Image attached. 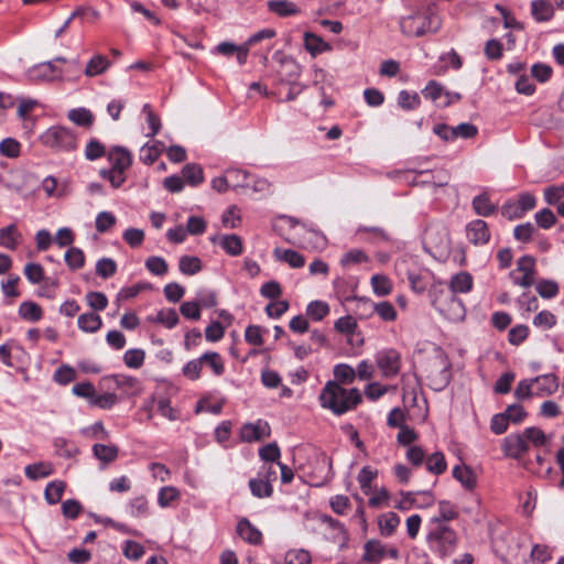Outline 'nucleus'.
<instances>
[{
  "label": "nucleus",
  "instance_id": "obj_1",
  "mask_svg": "<svg viewBox=\"0 0 564 564\" xmlns=\"http://www.w3.org/2000/svg\"><path fill=\"white\" fill-rule=\"evenodd\" d=\"M362 400L358 389H345L337 381H328L319 394L321 405L340 415L355 409Z\"/></svg>",
  "mask_w": 564,
  "mask_h": 564
},
{
  "label": "nucleus",
  "instance_id": "obj_2",
  "mask_svg": "<svg viewBox=\"0 0 564 564\" xmlns=\"http://www.w3.org/2000/svg\"><path fill=\"white\" fill-rule=\"evenodd\" d=\"M426 542L432 552L441 557H446L454 553L458 535L447 523L431 524Z\"/></svg>",
  "mask_w": 564,
  "mask_h": 564
},
{
  "label": "nucleus",
  "instance_id": "obj_3",
  "mask_svg": "<svg viewBox=\"0 0 564 564\" xmlns=\"http://www.w3.org/2000/svg\"><path fill=\"white\" fill-rule=\"evenodd\" d=\"M400 29L406 36L421 37L427 32H437L440 29V21L433 12H415L401 19Z\"/></svg>",
  "mask_w": 564,
  "mask_h": 564
},
{
  "label": "nucleus",
  "instance_id": "obj_4",
  "mask_svg": "<svg viewBox=\"0 0 564 564\" xmlns=\"http://www.w3.org/2000/svg\"><path fill=\"white\" fill-rule=\"evenodd\" d=\"M290 220L294 229L293 245L305 249H318L326 245V237L322 232L301 225L294 218Z\"/></svg>",
  "mask_w": 564,
  "mask_h": 564
},
{
  "label": "nucleus",
  "instance_id": "obj_5",
  "mask_svg": "<svg viewBox=\"0 0 564 564\" xmlns=\"http://www.w3.org/2000/svg\"><path fill=\"white\" fill-rule=\"evenodd\" d=\"M429 386L434 391H442L451 381V371L447 364L441 358L431 360L426 368Z\"/></svg>",
  "mask_w": 564,
  "mask_h": 564
},
{
  "label": "nucleus",
  "instance_id": "obj_6",
  "mask_svg": "<svg viewBox=\"0 0 564 564\" xmlns=\"http://www.w3.org/2000/svg\"><path fill=\"white\" fill-rule=\"evenodd\" d=\"M433 132L442 140L448 142L454 141L457 138L473 139L477 135L478 129L475 124L468 122L459 123L456 127L438 123L434 126Z\"/></svg>",
  "mask_w": 564,
  "mask_h": 564
},
{
  "label": "nucleus",
  "instance_id": "obj_7",
  "mask_svg": "<svg viewBox=\"0 0 564 564\" xmlns=\"http://www.w3.org/2000/svg\"><path fill=\"white\" fill-rule=\"evenodd\" d=\"M279 69L278 76L281 83H293L297 80L301 75L302 68L300 64L289 55L276 53Z\"/></svg>",
  "mask_w": 564,
  "mask_h": 564
},
{
  "label": "nucleus",
  "instance_id": "obj_8",
  "mask_svg": "<svg viewBox=\"0 0 564 564\" xmlns=\"http://www.w3.org/2000/svg\"><path fill=\"white\" fill-rule=\"evenodd\" d=\"M401 357L395 349H386L377 355V365L386 377L394 376L400 370Z\"/></svg>",
  "mask_w": 564,
  "mask_h": 564
},
{
  "label": "nucleus",
  "instance_id": "obj_9",
  "mask_svg": "<svg viewBox=\"0 0 564 564\" xmlns=\"http://www.w3.org/2000/svg\"><path fill=\"white\" fill-rule=\"evenodd\" d=\"M62 69L54 62H45L34 65L28 70L30 80H55L61 78Z\"/></svg>",
  "mask_w": 564,
  "mask_h": 564
},
{
  "label": "nucleus",
  "instance_id": "obj_10",
  "mask_svg": "<svg viewBox=\"0 0 564 564\" xmlns=\"http://www.w3.org/2000/svg\"><path fill=\"white\" fill-rule=\"evenodd\" d=\"M517 270L522 272L521 278H513V283L522 288H530L534 283L535 260L531 256H523L517 262Z\"/></svg>",
  "mask_w": 564,
  "mask_h": 564
},
{
  "label": "nucleus",
  "instance_id": "obj_11",
  "mask_svg": "<svg viewBox=\"0 0 564 564\" xmlns=\"http://www.w3.org/2000/svg\"><path fill=\"white\" fill-rule=\"evenodd\" d=\"M366 306L368 313L366 315H372L377 313L379 317L386 322H392L397 318V311L394 306L387 301L373 303L370 300H358V307Z\"/></svg>",
  "mask_w": 564,
  "mask_h": 564
},
{
  "label": "nucleus",
  "instance_id": "obj_12",
  "mask_svg": "<svg viewBox=\"0 0 564 564\" xmlns=\"http://www.w3.org/2000/svg\"><path fill=\"white\" fill-rule=\"evenodd\" d=\"M503 451L511 458H520L529 451V444L523 434H511L503 441Z\"/></svg>",
  "mask_w": 564,
  "mask_h": 564
},
{
  "label": "nucleus",
  "instance_id": "obj_13",
  "mask_svg": "<svg viewBox=\"0 0 564 564\" xmlns=\"http://www.w3.org/2000/svg\"><path fill=\"white\" fill-rule=\"evenodd\" d=\"M466 231L468 240L475 246L486 245L490 239L488 225L481 219L470 221L466 227Z\"/></svg>",
  "mask_w": 564,
  "mask_h": 564
},
{
  "label": "nucleus",
  "instance_id": "obj_14",
  "mask_svg": "<svg viewBox=\"0 0 564 564\" xmlns=\"http://www.w3.org/2000/svg\"><path fill=\"white\" fill-rule=\"evenodd\" d=\"M270 435V426L267 422L259 420L257 423H247L240 430L242 441L251 443L260 441Z\"/></svg>",
  "mask_w": 564,
  "mask_h": 564
},
{
  "label": "nucleus",
  "instance_id": "obj_15",
  "mask_svg": "<svg viewBox=\"0 0 564 564\" xmlns=\"http://www.w3.org/2000/svg\"><path fill=\"white\" fill-rule=\"evenodd\" d=\"M108 160L112 169L128 170L132 164V156L128 149L123 147H112L108 152Z\"/></svg>",
  "mask_w": 564,
  "mask_h": 564
},
{
  "label": "nucleus",
  "instance_id": "obj_16",
  "mask_svg": "<svg viewBox=\"0 0 564 564\" xmlns=\"http://www.w3.org/2000/svg\"><path fill=\"white\" fill-rule=\"evenodd\" d=\"M237 533L250 544L259 545L262 542V533L248 519L238 522Z\"/></svg>",
  "mask_w": 564,
  "mask_h": 564
},
{
  "label": "nucleus",
  "instance_id": "obj_17",
  "mask_svg": "<svg viewBox=\"0 0 564 564\" xmlns=\"http://www.w3.org/2000/svg\"><path fill=\"white\" fill-rule=\"evenodd\" d=\"M67 138L68 130L62 127H52L41 135L43 144L53 149L61 148Z\"/></svg>",
  "mask_w": 564,
  "mask_h": 564
},
{
  "label": "nucleus",
  "instance_id": "obj_18",
  "mask_svg": "<svg viewBox=\"0 0 564 564\" xmlns=\"http://www.w3.org/2000/svg\"><path fill=\"white\" fill-rule=\"evenodd\" d=\"M532 381H534L533 388L538 395L553 394L558 388L557 378L552 373L535 377Z\"/></svg>",
  "mask_w": 564,
  "mask_h": 564
},
{
  "label": "nucleus",
  "instance_id": "obj_19",
  "mask_svg": "<svg viewBox=\"0 0 564 564\" xmlns=\"http://www.w3.org/2000/svg\"><path fill=\"white\" fill-rule=\"evenodd\" d=\"M214 243L218 242L223 249L232 257L239 256L242 252V240L237 235H221L219 237L212 238Z\"/></svg>",
  "mask_w": 564,
  "mask_h": 564
},
{
  "label": "nucleus",
  "instance_id": "obj_20",
  "mask_svg": "<svg viewBox=\"0 0 564 564\" xmlns=\"http://www.w3.org/2000/svg\"><path fill=\"white\" fill-rule=\"evenodd\" d=\"M268 10L281 18L300 13L299 7L288 0H270L267 2Z\"/></svg>",
  "mask_w": 564,
  "mask_h": 564
},
{
  "label": "nucleus",
  "instance_id": "obj_21",
  "mask_svg": "<svg viewBox=\"0 0 564 564\" xmlns=\"http://www.w3.org/2000/svg\"><path fill=\"white\" fill-rule=\"evenodd\" d=\"M453 477L462 484L467 490H473L477 485V477L473 469L466 465L455 466L453 468Z\"/></svg>",
  "mask_w": 564,
  "mask_h": 564
},
{
  "label": "nucleus",
  "instance_id": "obj_22",
  "mask_svg": "<svg viewBox=\"0 0 564 564\" xmlns=\"http://www.w3.org/2000/svg\"><path fill=\"white\" fill-rule=\"evenodd\" d=\"M531 14L536 22L550 21L554 15L552 3L545 0H533L531 2Z\"/></svg>",
  "mask_w": 564,
  "mask_h": 564
},
{
  "label": "nucleus",
  "instance_id": "obj_23",
  "mask_svg": "<svg viewBox=\"0 0 564 564\" xmlns=\"http://www.w3.org/2000/svg\"><path fill=\"white\" fill-rule=\"evenodd\" d=\"M113 381L116 388L138 393L140 391V382L137 378L124 375H113L102 378L101 382Z\"/></svg>",
  "mask_w": 564,
  "mask_h": 564
},
{
  "label": "nucleus",
  "instance_id": "obj_24",
  "mask_svg": "<svg viewBox=\"0 0 564 564\" xmlns=\"http://www.w3.org/2000/svg\"><path fill=\"white\" fill-rule=\"evenodd\" d=\"M471 288L473 276L466 271L453 275L449 281V289L453 293H467Z\"/></svg>",
  "mask_w": 564,
  "mask_h": 564
},
{
  "label": "nucleus",
  "instance_id": "obj_25",
  "mask_svg": "<svg viewBox=\"0 0 564 564\" xmlns=\"http://www.w3.org/2000/svg\"><path fill=\"white\" fill-rule=\"evenodd\" d=\"M457 517L458 511L456 508L449 501L442 500L438 502V514L431 518L430 524L446 523Z\"/></svg>",
  "mask_w": 564,
  "mask_h": 564
},
{
  "label": "nucleus",
  "instance_id": "obj_26",
  "mask_svg": "<svg viewBox=\"0 0 564 564\" xmlns=\"http://www.w3.org/2000/svg\"><path fill=\"white\" fill-rule=\"evenodd\" d=\"M304 46L313 56L330 50V45L328 43L312 32L304 33Z\"/></svg>",
  "mask_w": 564,
  "mask_h": 564
},
{
  "label": "nucleus",
  "instance_id": "obj_27",
  "mask_svg": "<svg viewBox=\"0 0 564 564\" xmlns=\"http://www.w3.org/2000/svg\"><path fill=\"white\" fill-rule=\"evenodd\" d=\"M110 65L111 63L106 56L97 54L87 63L84 73L88 77H95L105 73L110 67Z\"/></svg>",
  "mask_w": 564,
  "mask_h": 564
},
{
  "label": "nucleus",
  "instance_id": "obj_28",
  "mask_svg": "<svg viewBox=\"0 0 564 564\" xmlns=\"http://www.w3.org/2000/svg\"><path fill=\"white\" fill-rule=\"evenodd\" d=\"M273 253L278 260L289 263L292 268H302L305 264V258L295 250L276 248Z\"/></svg>",
  "mask_w": 564,
  "mask_h": 564
},
{
  "label": "nucleus",
  "instance_id": "obj_29",
  "mask_svg": "<svg viewBox=\"0 0 564 564\" xmlns=\"http://www.w3.org/2000/svg\"><path fill=\"white\" fill-rule=\"evenodd\" d=\"M473 208L477 215L487 217L497 210V205L490 202L489 195L487 193H481L480 195L474 197Z\"/></svg>",
  "mask_w": 564,
  "mask_h": 564
},
{
  "label": "nucleus",
  "instance_id": "obj_30",
  "mask_svg": "<svg viewBox=\"0 0 564 564\" xmlns=\"http://www.w3.org/2000/svg\"><path fill=\"white\" fill-rule=\"evenodd\" d=\"M93 452L95 457L101 463L109 464L117 459L119 448L116 445L95 444Z\"/></svg>",
  "mask_w": 564,
  "mask_h": 564
},
{
  "label": "nucleus",
  "instance_id": "obj_31",
  "mask_svg": "<svg viewBox=\"0 0 564 564\" xmlns=\"http://www.w3.org/2000/svg\"><path fill=\"white\" fill-rule=\"evenodd\" d=\"M78 327L86 333L97 332L101 325V317L95 313H85L78 317Z\"/></svg>",
  "mask_w": 564,
  "mask_h": 564
},
{
  "label": "nucleus",
  "instance_id": "obj_32",
  "mask_svg": "<svg viewBox=\"0 0 564 564\" xmlns=\"http://www.w3.org/2000/svg\"><path fill=\"white\" fill-rule=\"evenodd\" d=\"M18 101H19V106H18V110H17L18 117L23 122H29V121L33 122V117L31 113L40 106V102L36 99H31V98H19Z\"/></svg>",
  "mask_w": 564,
  "mask_h": 564
},
{
  "label": "nucleus",
  "instance_id": "obj_33",
  "mask_svg": "<svg viewBox=\"0 0 564 564\" xmlns=\"http://www.w3.org/2000/svg\"><path fill=\"white\" fill-rule=\"evenodd\" d=\"M53 473L52 465L50 463H35L25 467V475L30 479L36 480L50 476Z\"/></svg>",
  "mask_w": 564,
  "mask_h": 564
},
{
  "label": "nucleus",
  "instance_id": "obj_34",
  "mask_svg": "<svg viewBox=\"0 0 564 564\" xmlns=\"http://www.w3.org/2000/svg\"><path fill=\"white\" fill-rule=\"evenodd\" d=\"M182 177L192 186H196L204 181L203 170L197 164L188 163L182 170Z\"/></svg>",
  "mask_w": 564,
  "mask_h": 564
},
{
  "label": "nucleus",
  "instance_id": "obj_35",
  "mask_svg": "<svg viewBox=\"0 0 564 564\" xmlns=\"http://www.w3.org/2000/svg\"><path fill=\"white\" fill-rule=\"evenodd\" d=\"M19 314L23 319L37 322L42 317V308L34 302H23L20 304Z\"/></svg>",
  "mask_w": 564,
  "mask_h": 564
},
{
  "label": "nucleus",
  "instance_id": "obj_36",
  "mask_svg": "<svg viewBox=\"0 0 564 564\" xmlns=\"http://www.w3.org/2000/svg\"><path fill=\"white\" fill-rule=\"evenodd\" d=\"M96 388L90 382H79L73 386V394L85 399L93 406L94 399L97 397Z\"/></svg>",
  "mask_w": 564,
  "mask_h": 564
},
{
  "label": "nucleus",
  "instance_id": "obj_37",
  "mask_svg": "<svg viewBox=\"0 0 564 564\" xmlns=\"http://www.w3.org/2000/svg\"><path fill=\"white\" fill-rule=\"evenodd\" d=\"M180 271L187 275H193L202 270V261L197 257L183 256L178 261Z\"/></svg>",
  "mask_w": 564,
  "mask_h": 564
},
{
  "label": "nucleus",
  "instance_id": "obj_38",
  "mask_svg": "<svg viewBox=\"0 0 564 564\" xmlns=\"http://www.w3.org/2000/svg\"><path fill=\"white\" fill-rule=\"evenodd\" d=\"M18 230L14 225H9L0 229V246L14 250L18 246Z\"/></svg>",
  "mask_w": 564,
  "mask_h": 564
},
{
  "label": "nucleus",
  "instance_id": "obj_39",
  "mask_svg": "<svg viewBox=\"0 0 564 564\" xmlns=\"http://www.w3.org/2000/svg\"><path fill=\"white\" fill-rule=\"evenodd\" d=\"M249 487L252 495L258 498H268L273 494L272 485L260 478L250 479Z\"/></svg>",
  "mask_w": 564,
  "mask_h": 564
},
{
  "label": "nucleus",
  "instance_id": "obj_40",
  "mask_svg": "<svg viewBox=\"0 0 564 564\" xmlns=\"http://www.w3.org/2000/svg\"><path fill=\"white\" fill-rule=\"evenodd\" d=\"M371 286L373 292L379 296L388 295L392 290L391 281L387 275L375 274L371 278Z\"/></svg>",
  "mask_w": 564,
  "mask_h": 564
},
{
  "label": "nucleus",
  "instance_id": "obj_41",
  "mask_svg": "<svg viewBox=\"0 0 564 564\" xmlns=\"http://www.w3.org/2000/svg\"><path fill=\"white\" fill-rule=\"evenodd\" d=\"M66 488V484L63 481H52L45 488V498L48 503H57Z\"/></svg>",
  "mask_w": 564,
  "mask_h": 564
},
{
  "label": "nucleus",
  "instance_id": "obj_42",
  "mask_svg": "<svg viewBox=\"0 0 564 564\" xmlns=\"http://www.w3.org/2000/svg\"><path fill=\"white\" fill-rule=\"evenodd\" d=\"M426 468L430 473L441 475L446 470V462L443 453L436 452L427 457Z\"/></svg>",
  "mask_w": 564,
  "mask_h": 564
},
{
  "label": "nucleus",
  "instance_id": "obj_43",
  "mask_svg": "<svg viewBox=\"0 0 564 564\" xmlns=\"http://www.w3.org/2000/svg\"><path fill=\"white\" fill-rule=\"evenodd\" d=\"M398 104L402 109L413 110L421 104L420 96L416 93H409L408 90H401L398 96Z\"/></svg>",
  "mask_w": 564,
  "mask_h": 564
},
{
  "label": "nucleus",
  "instance_id": "obj_44",
  "mask_svg": "<svg viewBox=\"0 0 564 564\" xmlns=\"http://www.w3.org/2000/svg\"><path fill=\"white\" fill-rule=\"evenodd\" d=\"M334 376L338 383H351L356 378V371L347 364H339L334 368Z\"/></svg>",
  "mask_w": 564,
  "mask_h": 564
},
{
  "label": "nucleus",
  "instance_id": "obj_45",
  "mask_svg": "<svg viewBox=\"0 0 564 564\" xmlns=\"http://www.w3.org/2000/svg\"><path fill=\"white\" fill-rule=\"evenodd\" d=\"M144 358H145L144 350L135 348V349H129L124 352L123 361L127 367L132 368V369H138L143 365Z\"/></svg>",
  "mask_w": 564,
  "mask_h": 564
},
{
  "label": "nucleus",
  "instance_id": "obj_46",
  "mask_svg": "<svg viewBox=\"0 0 564 564\" xmlns=\"http://www.w3.org/2000/svg\"><path fill=\"white\" fill-rule=\"evenodd\" d=\"M378 471L372 469L370 466H365L358 474L357 480L360 485L361 490L368 494L371 488V482L377 477Z\"/></svg>",
  "mask_w": 564,
  "mask_h": 564
},
{
  "label": "nucleus",
  "instance_id": "obj_47",
  "mask_svg": "<svg viewBox=\"0 0 564 564\" xmlns=\"http://www.w3.org/2000/svg\"><path fill=\"white\" fill-rule=\"evenodd\" d=\"M369 257L360 249H351L343 254L340 259V264L343 267H348L351 264H359L362 262H367Z\"/></svg>",
  "mask_w": 564,
  "mask_h": 564
},
{
  "label": "nucleus",
  "instance_id": "obj_48",
  "mask_svg": "<svg viewBox=\"0 0 564 564\" xmlns=\"http://www.w3.org/2000/svg\"><path fill=\"white\" fill-rule=\"evenodd\" d=\"M259 456L265 463L278 465L281 452L276 443H270L259 449Z\"/></svg>",
  "mask_w": 564,
  "mask_h": 564
},
{
  "label": "nucleus",
  "instance_id": "obj_49",
  "mask_svg": "<svg viewBox=\"0 0 564 564\" xmlns=\"http://www.w3.org/2000/svg\"><path fill=\"white\" fill-rule=\"evenodd\" d=\"M95 117L89 109L76 108L73 109V123L77 126L89 128L93 126Z\"/></svg>",
  "mask_w": 564,
  "mask_h": 564
},
{
  "label": "nucleus",
  "instance_id": "obj_50",
  "mask_svg": "<svg viewBox=\"0 0 564 564\" xmlns=\"http://www.w3.org/2000/svg\"><path fill=\"white\" fill-rule=\"evenodd\" d=\"M231 187H246L248 186L249 173L239 169H229L226 171Z\"/></svg>",
  "mask_w": 564,
  "mask_h": 564
},
{
  "label": "nucleus",
  "instance_id": "obj_51",
  "mask_svg": "<svg viewBox=\"0 0 564 564\" xmlns=\"http://www.w3.org/2000/svg\"><path fill=\"white\" fill-rule=\"evenodd\" d=\"M536 292L543 299H552L558 294V285L552 280H542L538 282Z\"/></svg>",
  "mask_w": 564,
  "mask_h": 564
},
{
  "label": "nucleus",
  "instance_id": "obj_52",
  "mask_svg": "<svg viewBox=\"0 0 564 564\" xmlns=\"http://www.w3.org/2000/svg\"><path fill=\"white\" fill-rule=\"evenodd\" d=\"M329 313V306L322 301H313L307 305V315L314 321H322Z\"/></svg>",
  "mask_w": 564,
  "mask_h": 564
},
{
  "label": "nucleus",
  "instance_id": "obj_53",
  "mask_svg": "<svg viewBox=\"0 0 564 564\" xmlns=\"http://www.w3.org/2000/svg\"><path fill=\"white\" fill-rule=\"evenodd\" d=\"M21 145L13 138H6L0 142V153L7 158H18L20 155Z\"/></svg>",
  "mask_w": 564,
  "mask_h": 564
},
{
  "label": "nucleus",
  "instance_id": "obj_54",
  "mask_svg": "<svg viewBox=\"0 0 564 564\" xmlns=\"http://www.w3.org/2000/svg\"><path fill=\"white\" fill-rule=\"evenodd\" d=\"M529 332L530 330L527 325H516L509 330L508 340L511 345L519 346L528 338Z\"/></svg>",
  "mask_w": 564,
  "mask_h": 564
},
{
  "label": "nucleus",
  "instance_id": "obj_55",
  "mask_svg": "<svg viewBox=\"0 0 564 564\" xmlns=\"http://www.w3.org/2000/svg\"><path fill=\"white\" fill-rule=\"evenodd\" d=\"M116 271L117 264L110 258H102L96 264V273L104 279L112 276Z\"/></svg>",
  "mask_w": 564,
  "mask_h": 564
},
{
  "label": "nucleus",
  "instance_id": "obj_56",
  "mask_svg": "<svg viewBox=\"0 0 564 564\" xmlns=\"http://www.w3.org/2000/svg\"><path fill=\"white\" fill-rule=\"evenodd\" d=\"M399 522H400L399 517L394 512H390V513L383 516L379 520V527H380L382 534L391 535L395 531Z\"/></svg>",
  "mask_w": 564,
  "mask_h": 564
},
{
  "label": "nucleus",
  "instance_id": "obj_57",
  "mask_svg": "<svg viewBox=\"0 0 564 564\" xmlns=\"http://www.w3.org/2000/svg\"><path fill=\"white\" fill-rule=\"evenodd\" d=\"M126 171L110 169V170H100L101 177L108 180L112 187L119 188L126 182Z\"/></svg>",
  "mask_w": 564,
  "mask_h": 564
},
{
  "label": "nucleus",
  "instance_id": "obj_58",
  "mask_svg": "<svg viewBox=\"0 0 564 564\" xmlns=\"http://www.w3.org/2000/svg\"><path fill=\"white\" fill-rule=\"evenodd\" d=\"M180 498V491L172 486H166L160 489L158 495V502L160 507L165 508L167 507L172 501Z\"/></svg>",
  "mask_w": 564,
  "mask_h": 564
},
{
  "label": "nucleus",
  "instance_id": "obj_59",
  "mask_svg": "<svg viewBox=\"0 0 564 564\" xmlns=\"http://www.w3.org/2000/svg\"><path fill=\"white\" fill-rule=\"evenodd\" d=\"M384 554L383 547L377 541H368L365 545L364 560L367 562H375L382 557Z\"/></svg>",
  "mask_w": 564,
  "mask_h": 564
},
{
  "label": "nucleus",
  "instance_id": "obj_60",
  "mask_svg": "<svg viewBox=\"0 0 564 564\" xmlns=\"http://www.w3.org/2000/svg\"><path fill=\"white\" fill-rule=\"evenodd\" d=\"M24 275L31 283L37 284V283L42 282L44 279L43 267L39 263H33V262L28 263L24 267Z\"/></svg>",
  "mask_w": 564,
  "mask_h": 564
},
{
  "label": "nucleus",
  "instance_id": "obj_61",
  "mask_svg": "<svg viewBox=\"0 0 564 564\" xmlns=\"http://www.w3.org/2000/svg\"><path fill=\"white\" fill-rule=\"evenodd\" d=\"M147 269L155 275H164L167 272V263L161 257H150L145 261Z\"/></svg>",
  "mask_w": 564,
  "mask_h": 564
},
{
  "label": "nucleus",
  "instance_id": "obj_62",
  "mask_svg": "<svg viewBox=\"0 0 564 564\" xmlns=\"http://www.w3.org/2000/svg\"><path fill=\"white\" fill-rule=\"evenodd\" d=\"M556 324V316L550 311H541L533 318V325L550 329Z\"/></svg>",
  "mask_w": 564,
  "mask_h": 564
},
{
  "label": "nucleus",
  "instance_id": "obj_63",
  "mask_svg": "<svg viewBox=\"0 0 564 564\" xmlns=\"http://www.w3.org/2000/svg\"><path fill=\"white\" fill-rule=\"evenodd\" d=\"M525 441L532 443L534 446H542L546 442L545 433L539 427H528L523 432Z\"/></svg>",
  "mask_w": 564,
  "mask_h": 564
},
{
  "label": "nucleus",
  "instance_id": "obj_64",
  "mask_svg": "<svg viewBox=\"0 0 564 564\" xmlns=\"http://www.w3.org/2000/svg\"><path fill=\"white\" fill-rule=\"evenodd\" d=\"M286 564H311V555L305 550H293L285 554Z\"/></svg>",
  "mask_w": 564,
  "mask_h": 564
}]
</instances>
